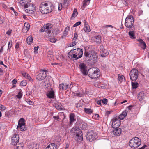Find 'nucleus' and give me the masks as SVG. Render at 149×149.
I'll return each instance as SVG.
<instances>
[{
    "label": "nucleus",
    "mask_w": 149,
    "mask_h": 149,
    "mask_svg": "<svg viewBox=\"0 0 149 149\" xmlns=\"http://www.w3.org/2000/svg\"><path fill=\"white\" fill-rule=\"evenodd\" d=\"M52 5L50 3H42L40 6L39 10L42 13L44 14H47L51 12L53 10V7L52 6Z\"/></svg>",
    "instance_id": "1"
},
{
    "label": "nucleus",
    "mask_w": 149,
    "mask_h": 149,
    "mask_svg": "<svg viewBox=\"0 0 149 149\" xmlns=\"http://www.w3.org/2000/svg\"><path fill=\"white\" fill-rule=\"evenodd\" d=\"M84 55L88 61H93L94 62L97 60L98 58L96 52L94 50H91L89 52L85 51Z\"/></svg>",
    "instance_id": "2"
},
{
    "label": "nucleus",
    "mask_w": 149,
    "mask_h": 149,
    "mask_svg": "<svg viewBox=\"0 0 149 149\" xmlns=\"http://www.w3.org/2000/svg\"><path fill=\"white\" fill-rule=\"evenodd\" d=\"M70 132L76 135L75 138L77 142H80L83 140L82 131L79 127H74L71 130Z\"/></svg>",
    "instance_id": "3"
},
{
    "label": "nucleus",
    "mask_w": 149,
    "mask_h": 149,
    "mask_svg": "<svg viewBox=\"0 0 149 149\" xmlns=\"http://www.w3.org/2000/svg\"><path fill=\"white\" fill-rule=\"evenodd\" d=\"M88 74L90 77L91 79H95L100 76V71L98 68H93L88 70Z\"/></svg>",
    "instance_id": "4"
},
{
    "label": "nucleus",
    "mask_w": 149,
    "mask_h": 149,
    "mask_svg": "<svg viewBox=\"0 0 149 149\" xmlns=\"http://www.w3.org/2000/svg\"><path fill=\"white\" fill-rule=\"evenodd\" d=\"M129 143L130 146L133 148L139 147L141 144L140 139L137 137L132 138L130 140Z\"/></svg>",
    "instance_id": "5"
},
{
    "label": "nucleus",
    "mask_w": 149,
    "mask_h": 149,
    "mask_svg": "<svg viewBox=\"0 0 149 149\" xmlns=\"http://www.w3.org/2000/svg\"><path fill=\"white\" fill-rule=\"evenodd\" d=\"M134 20L133 16L130 15L126 17L125 20V25L128 28H132L134 27Z\"/></svg>",
    "instance_id": "6"
},
{
    "label": "nucleus",
    "mask_w": 149,
    "mask_h": 149,
    "mask_svg": "<svg viewBox=\"0 0 149 149\" xmlns=\"http://www.w3.org/2000/svg\"><path fill=\"white\" fill-rule=\"evenodd\" d=\"M129 75L131 80L135 81L138 77V71L137 69H133L130 71Z\"/></svg>",
    "instance_id": "7"
},
{
    "label": "nucleus",
    "mask_w": 149,
    "mask_h": 149,
    "mask_svg": "<svg viewBox=\"0 0 149 149\" xmlns=\"http://www.w3.org/2000/svg\"><path fill=\"white\" fill-rule=\"evenodd\" d=\"M48 71L46 70H41L39 72V74L36 76L37 80L41 81L45 79L46 77V74Z\"/></svg>",
    "instance_id": "8"
},
{
    "label": "nucleus",
    "mask_w": 149,
    "mask_h": 149,
    "mask_svg": "<svg viewBox=\"0 0 149 149\" xmlns=\"http://www.w3.org/2000/svg\"><path fill=\"white\" fill-rule=\"evenodd\" d=\"M24 7L26 8L25 11L29 14H33L36 11L35 6L32 4L29 3Z\"/></svg>",
    "instance_id": "9"
},
{
    "label": "nucleus",
    "mask_w": 149,
    "mask_h": 149,
    "mask_svg": "<svg viewBox=\"0 0 149 149\" xmlns=\"http://www.w3.org/2000/svg\"><path fill=\"white\" fill-rule=\"evenodd\" d=\"M24 119L21 118L18 122V125L17 127V129L21 131H25L26 130L25 126V123Z\"/></svg>",
    "instance_id": "10"
},
{
    "label": "nucleus",
    "mask_w": 149,
    "mask_h": 149,
    "mask_svg": "<svg viewBox=\"0 0 149 149\" xmlns=\"http://www.w3.org/2000/svg\"><path fill=\"white\" fill-rule=\"evenodd\" d=\"M96 136V134L93 130L88 132L86 135L87 140L91 142L95 140Z\"/></svg>",
    "instance_id": "11"
},
{
    "label": "nucleus",
    "mask_w": 149,
    "mask_h": 149,
    "mask_svg": "<svg viewBox=\"0 0 149 149\" xmlns=\"http://www.w3.org/2000/svg\"><path fill=\"white\" fill-rule=\"evenodd\" d=\"M19 135L18 134H14L11 137V143L15 145L19 142Z\"/></svg>",
    "instance_id": "12"
},
{
    "label": "nucleus",
    "mask_w": 149,
    "mask_h": 149,
    "mask_svg": "<svg viewBox=\"0 0 149 149\" xmlns=\"http://www.w3.org/2000/svg\"><path fill=\"white\" fill-rule=\"evenodd\" d=\"M120 124V121L118 119L114 118L112 121V126L114 128H118Z\"/></svg>",
    "instance_id": "13"
},
{
    "label": "nucleus",
    "mask_w": 149,
    "mask_h": 149,
    "mask_svg": "<svg viewBox=\"0 0 149 149\" xmlns=\"http://www.w3.org/2000/svg\"><path fill=\"white\" fill-rule=\"evenodd\" d=\"M72 52H73L77 55L79 57V58H81L83 54V50L80 48H77L74 49H72L70 50Z\"/></svg>",
    "instance_id": "14"
},
{
    "label": "nucleus",
    "mask_w": 149,
    "mask_h": 149,
    "mask_svg": "<svg viewBox=\"0 0 149 149\" xmlns=\"http://www.w3.org/2000/svg\"><path fill=\"white\" fill-rule=\"evenodd\" d=\"M80 70L82 72L83 74L84 75H87V66L85 64L83 63H81L79 65Z\"/></svg>",
    "instance_id": "15"
},
{
    "label": "nucleus",
    "mask_w": 149,
    "mask_h": 149,
    "mask_svg": "<svg viewBox=\"0 0 149 149\" xmlns=\"http://www.w3.org/2000/svg\"><path fill=\"white\" fill-rule=\"evenodd\" d=\"M68 56L70 58L73 59V60H77L80 58H79L78 56L75 53L71 51H70L68 54Z\"/></svg>",
    "instance_id": "16"
},
{
    "label": "nucleus",
    "mask_w": 149,
    "mask_h": 149,
    "mask_svg": "<svg viewBox=\"0 0 149 149\" xmlns=\"http://www.w3.org/2000/svg\"><path fill=\"white\" fill-rule=\"evenodd\" d=\"M71 85V84H70V85H69L66 84H59V88L60 90L62 89L65 90L68 88H70Z\"/></svg>",
    "instance_id": "17"
},
{
    "label": "nucleus",
    "mask_w": 149,
    "mask_h": 149,
    "mask_svg": "<svg viewBox=\"0 0 149 149\" xmlns=\"http://www.w3.org/2000/svg\"><path fill=\"white\" fill-rule=\"evenodd\" d=\"M137 40L139 42V46L141 47L144 50L146 47V45L145 43L141 39H138Z\"/></svg>",
    "instance_id": "18"
},
{
    "label": "nucleus",
    "mask_w": 149,
    "mask_h": 149,
    "mask_svg": "<svg viewBox=\"0 0 149 149\" xmlns=\"http://www.w3.org/2000/svg\"><path fill=\"white\" fill-rule=\"evenodd\" d=\"M47 96L49 98H54V92L53 90L51 89V90L47 93Z\"/></svg>",
    "instance_id": "19"
},
{
    "label": "nucleus",
    "mask_w": 149,
    "mask_h": 149,
    "mask_svg": "<svg viewBox=\"0 0 149 149\" xmlns=\"http://www.w3.org/2000/svg\"><path fill=\"white\" fill-rule=\"evenodd\" d=\"M145 95L143 92H140L138 94V99L140 101H142L144 98Z\"/></svg>",
    "instance_id": "20"
},
{
    "label": "nucleus",
    "mask_w": 149,
    "mask_h": 149,
    "mask_svg": "<svg viewBox=\"0 0 149 149\" xmlns=\"http://www.w3.org/2000/svg\"><path fill=\"white\" fill-rule=\"evenodd\" d=\"M45 28H46V32L47 31V33L50 34L51 32V31L50 29L53 26L52 24L49 23H47L45 25Z\"/></svg>",
    "instance_id": "21"
},
{
    "label": "nucleus",
    "mask_w": 149,
    "mask_h": 149,
    "mask_svg": "<svg viewBox=\"0 0 149 149\" xmlns=\"http://www.w3.org/2000/svg\"><path fill=\"white\" fill-rule=\"evenodd\" d=\"M30 28V25L28 22L24 23V27L22 29V31L24 33L26 32Z\"/></svg>",
    "instance_id": "22"
},
{
    "label": "nucleus",
    "mask_w": 149,
    "mask_h": 149,
    "mask_svg": "<svg viewBox=\"0 0 149 149\" xmlns=\"http://www.w3.org/2000/svg\"><path fill=\"white\" fill-rule=\"evenodd\" d=\"M46 149H57V146L54 143H52L48 145Z\"/></svg>",
    "instance_id": "23"
},
{
    "label": "nucleus",
    "mask_w": 149,
    "mask_h": 149,
    "mask_svg": "<svg viewBox=\"0 0 149 149\" xmlns=\"http://www.w3.org/2000/svg\"><path fill=\"white\" fill-rule=\"evenodd\" d=\"M19 1L20 4L24 7L29 4L30 2V0H19Z\"/></svg>",
    "instance_id": "24"
},
{
    "label": "nucleus",
    "mask_w": 149,
    "mask_h": 149,
    "mask_svg": "<svg viewBox=\"0 0 149 149\" xmlns=\"http://www.w3.org/2000/svg\"><path fill=\"white\" fill-rule=\"evenodd\" d=\"M90 1L91 0H84L83 2V5L81 7L82 10H84L85 7L89 4Z\"/></svg>",
    "instance_id": "25"
},
{
    "label": "nucleus",
    "mask_w": 149,
    "mask_h": 149,
    "mask_svg": "<svg viewBox=\"0 0 149 149\" xmlns=\"http://www.w3.org/2000/svg\"><path fill=\"white\" fill-rule=\"evenodd\" d=\"M127 113V111L125 110L121 114L118 116V118L121 120L123 119L126 116Z\"/></svg>",
    "instance_id": "26"
},
{
    "label": "nucleus",
    "mask_w": 149,
    "mask_h": 149,
    "mask_svg": "<svg viewBox=\"0 0 149 149\" xmlns=\"http://www.w3.org/2000/svg\"><path fill=\"white\" fill-rule=\"evenodd\" d=\"M113 130L114 134L116 136H119L121 133V130L120 128H116Z\"/></svg>",
    "instance_id": "27"
},
{
    "label": "nucleus",
    "mask_w": 149,
    "mask_h": 149,
    "mask_svg": "<svg viewBox=\"0 0 149 149\" xmlns=\"http://www.w3.org/2000/svg\"><path fill=\"white\" fill-rule=\"evenodd\" d=\"M128 34L130 38L132 39H135L136 38V36L135 35V32L133 31H129Z\"/></svg>",
    "instance_id": "28"
},
{
    "label": "nucleus",
    "mask_w": 149,
    "mask_h": 149,
    "mask_svg": "<svg viewBox=\"0 0 149 149\" xmlns=\"http://www.w3.org/2000/svg\"><path fill=\"white\" fill-rule=\"evenodd\" d=\"M70 119V123L71 124L72 123L76 121L75 118V115L74 113H71L69 116Z\"/></svg>",
    "instance_id": "29"
},
{
    "label": "nucleus",
    "mask_w": 149,
    "mask_h": 149,
    "mask_svg": "<svg viewBox=\"0 0 149 149\" xmlns=\"http://www.w3.org/2000/svg\"><path fill=\"white\" fill-rule=\"evenodd\" d=\"M27 43L28 44H30L33 42L32 37L30 35L26 39Z\"/></svg>",
    "instance_id": "30"
},
{
    "label": "nucleus",
    "mask_w": 149,
    "mask_h": 149,
    "mask_svg": "<svg viewBox=\"0 0 149 149\" xmlns=\"http://www.w3.org/2000/svg\"><path fill=\"white\" fill-rule=\"evenodd\" d=\"M100 53L102 57H105L109 54L108 52L105 49L101 52Z\"/></svg>",
    "instance_id": "31"
},
{
    "label": "nucleus",
    "mask_w": 149,
    "mask_h": 149,
    "mask_svg": "<svg viewBox=\"0 0 149 149\" xmlns=\"http://www.w3.org/2000/svg\"><path fill=\"white\" fill-rule=\"evenodd\" d=\"M84 111L85 112L88 114H91L93 112V111L91 109L87 108H84Z\"/></svg>",
    "instance_id": "32"
},
{
    "label": "nucleus",
    "mask_w": 149,
    "mask_h": 149,
    "mask_svg": "<svg viewBox=\"0 0 149 149\" xmlns=\"http://www.w3.org/2000/svg\"><path fill=\"white\" fill-rule=\"evenodd\" d=\"M118 76L119 81L120 83H121L124 79L125 77L123 75L121 76L120 74H118Z\"/></svg>",
    "instance_id": "33"
},
{
    "label": "nucleus",
    "mask_w": 149,
    "mask_h": 149,
    "mask_svg": "<svg viewBox=\"0 0 149 149\" xmlns=\"http://www.w3.org/2000/svg\"><path fill=\"white\" fill-rule=\"evenodd\" d=\"M84 30L85 32H88L91 31L90 27L88 24L86 25L85 26H84Z\"/></svg>",
    "instance_id": "34"
},
{
    "label": "nucleus",
    "mask_w": 149,
    "mask_h": 149,
    "mask_svg": "<svg viewBox=\"0 0 149 149\" xmlns=\"http://www.w3.org/2000/svg\"><path fill=\"white\" fill-rule=\"evenodd\" d=\"M139 84L136 82H132V86L133 89H136L138 87Z\"/></svg>",
    "instance_id": "35"
},
{
    "label": "nucleus",
    "mask_w": 149,
    "mask_h": 149,
    "mask_svg": "<svg viewBox=\"0 0 149 149\" xmlns=\"http://www.w3.org/2000/svg\"><path fill=\"white\" fill-rule=\"evenodd\" d=\"M101 37L100 36L98 35L95 37V42L97 43H100L101 42Z\"/></svg>",
    "instance_id": "36"
},
{
    "label": "nucleus",
    "mask_w": 149,
    "mask_h": 149,
    "mask_svg": "<svg viewBox=\"0 0 149 149\" xmlns=\"http://www.w3.org/2000/svg\"><path fill=\"white\" fill-rule=\"evenodd\" d=\"M24 146L23 143H20L14 149H23Z\"/></svg>",
    "instance_id": "37"
},
{
    "label": "nucleus",
    "mask_w": 149,
    "mask_h": 149,
    "mask_svg": "<svg viewBox=\"0 0 149 149\" xmlns=\"http://www.w3.org/2000/svg\"><path fill=\"white\" fill-rule=\"evenodd\" d=\"M80 125L83 130L85 129L87 127V124L84 122H81L80 123Z\"/></svg>",
    "instance_id": "38"
},
{
    "label": "nucleus",
    "mask_w": 149,
    "mask_h": 149,
    "mask_svg": "<svg viewBox=\"0 0 149 149\" xmlns=\"http://www.w3.org/2000/svg\"><path fill=\"white\" fill-rule=\"evenodd\" d=\"M54 106L55 108L58 109H62L63 107L61 104H55Z\"/></svg>",
    "instance_id": "39"
},
{
    "label": "nucleus",
    "mask_w": 149,
    "mask_h": 149,
    "mask_svg": "<svg viewBox=\"0 0 149 149\" xmlns=\"http://www.w3.org/2000/svg\"><path fill=\"white\" fill-rule=\"evenodd\" d=\"M61 140V137L60 135L57 136L55 139L56 142H59Z\"/></svg>",
    "instance_id": "40"
},
{
    "label": "nucleus",
    "mask_w": 149,
    "mask_h": 149,
    "mask_svg": "<svg viewBox=\"0 0 149 149\" xmlns=\"http://www.w3.org/2000/svg\"><path fill=\"white\" fill-rule=\"evenodd\" d=\"M47 57L50 60L52 59V53L50 51H48L47 53Z\"/></svg>",
    "instance_id": "41"
},
{
    "label": "nucleus",
    "mask_w": 149,
    "mask_h": 149,
    "mask_svg": "<svg viewBox=\"0 0 149 149\" xmlns=\"http://www.w3.org/2000/svg\"><path fill=\"white\" fill-rule=\"evenodd\" d=\"M26 84L27 82L26 80H23L21 82L20 85L21 86H24L26 85Z\"/></svg>",
    "instance_id": "42"
},
{
    "label": "nucleus",
    "mask_w": 149,
    "mask_h": 149,
    "mask_svg": "<svg viewBox=\"0 0 149 149\" xmlns=\"http://www.w3.org/2000/svg\"><path fill=\"white\" fill-rule=\"evenodd\" d=\"M77 14L78 13L77 9H74L73 11V13L72 15V17H75L77 15Z\"/></svg>",
    "instance_id": "43"
},
{
    "label": "nucleus",
    "mask_w": 149,
    "mask_h": 149,
    "mask_svg": "<svg viewBox=\"0 0 149 149\" xmlns=\"http://www.w3.org/2000/svg\"><path fill=\"white\" fill-rule=\"evenodd\" d=\"M22 92L20 91L18 92V94L16 95V96L18 98L20 99L22 97Z\"/></svg>",
    "instance_id": "44"
},
{
    "label": "nucleus",
    "mask_w": 149,
    "mask_h": 149,
    "mask_svg": "<svg viewBox=\"0 0 149 149\" xmlns=\"http://www.w3.org/2000/svg\"><path fill=\"white\" fill-rule=\"evenodd\" d=\"M11 113L9 111H6L5 113V116L8 117L9 118L11 116Z\"/></svg>",
    "instance_id": "45"
},
{
    "label": "nucleus",
    "mask_w": 149,
    "mask_h": 149,
    "mask_svg": "<svg viewBox=\"0 0 149 149\" xmlns=\"http://www.w3.org/2000/svg\"><path fill=\"white\" fill-rule=\"evenodd\" d=\"M26 101L30 105H33L34 103L33 102L31 101L30 100L26 99Z\"/></svg>",
    "instance_id": "46"
},
{
    "label": "nucleus",
    "mask_w": 149,
    "mask_h": 149,
    "mask_svg": "<svg viewBox=\"0 0 149 149\" xmlns=\"http://www.w3.org/2000/svg\"><path fill=\"white\" fill-rule=\"evenodd\" d=\"M49 41L55 43L57 40V39L54 38H50L49 39Z\"/></svg>",
    "instance_id": "47"
},
{
    "label": "nucleus",
    "mask_w": 149,
    "mask_h": 149,
    "mask_svg": "<svg viewBox=\"0 0 149 149\" xmlns=\"http://www.w3.org/2000/svg\"><path fill=\"white\" fill-rule=\"evenodd\" d=\"M81 22L80 21H79L77 22L73 26V27H77L78 25H80L81 24Z\"/></svg>",
    "instance_id": "48"
},
{
    "label": "nucleus",
    "mask_w": 149,
    "mask_h": 149,
    "mask_svg": "<svg viewBox=\"0 0 149 149\" xmlns=\"http://www.w3.org/2000/svg\"><path fill=\"white\" fill-rule=\"evenodd\" d=\"M70 0H63V3L64 4H66L67 5L69 3L70 1Z\"/></svg>",
    "instance_id": "49"
},
{
    "label": "nucleus",
    "mask_w": 149,
    "mask_h": 149,
    "mask_svg": "<svg viewBox=\"0 0 149 149\" xmlns=\"http://www.w3.org/2000/svg\"><path fill=\"white\" fill-rule=\"evenodd\" d=\"M102 102L104 104H106L107 103L108 100L106 98L103 99L102 100Z\"/></svg>",
    "instance_id": "50"
},
{
    "label": "nucleus",
    "mask_w": 149,
    "mask_h": 149,
    "mask_svg": "<svg viewBox=\"0 0 149 149\" xmlns=\"http://www.w3.org/2000/svg\"><path fill=\"white\" fill-rule=\"evenodd\" d=\"M78 37L77 34V33H75L74 34V36L73 38V40H75Z\"/></svg>",
    "instance_id": "51"
},
{
    "label": "nucleus",
    "mask_w": 149,
    "mask_h": 149,
    "mask_svg": "<svg viewBox=\"0 0 149 149\" xmlns=\"http://www.w3.org/2000/svg\"><path fill=\"white\" fill-rule=\"evenodd\" d=\"M6 108L3 105L0 104V110H4Z\"/></svg>",
    "instance_id": "52"
},
{
    "label": "nucleus",
    "mask_w": 149,
    "mask_h": 149,
    "mask_svg": "<svg viewBox=\"0 0 149 149\" xmlns=\"http://www.w3.org/2000/svg\"><path fill=\"white\" fill-rule=\"evenodd\" d=\"M12 41L10 40L9 41L8 44V49H10L11 48V47L12 46Z\"/></svg>",
    "instance_id": "53"
},
{
    "label": "nucleus",
    "mask_w": 149,
    "mask_h": 149,
    "mask_svg": "<svg viewBox=\"0 0 149 149\" xmlns=\"http://www.w3.org/2000/svg\"><path fill=\"white\" fill-rule=\"evenodd\" d=\"M28 77H27L26 79H28L31 83L33 82V79L31 78L30 76L29 75V76Z\"/></svg>",
    "instance_id": "54"
},
{
    "label": "nucleus",
    "mask_w": 149,
    "mask_h": 149,
    "mask_svg": "<svg viewBox=\"0 0 149 149\" xmlns=\"http://www.w3.org/2000/svg\"><path fill=\"white\" fill-rule=\"evenodd\" d=\"M76 95L77 96L82 97L83 96V94L80 93H75Z\"/></svg>",
    "instance_id": "55"
},
{
    "label": "nucleus",
    "mask_w": 149,
    "mask_h": 149,
    "mask_svg": "<svg viewBox=\"0 0 149 149\" xmlns=\"http://www.w3.org/2000/svg\"><path fill=\"white\" fill-rule=\"evenodd\" d=\"M39 46L37 47H35L34 48V52L35 54L37 53V50L39 48Z\"/></svg>",
    "instance_id": "56"
},
{
    "label": "nucleus",
    "mask_w": 149,
    "mask_h": 149,
    "mask_svg": "<svg viewBox=\"0 0 149 149\" xmlns=\"http://www.w3.org/2000/svg\"><path fill=\"white\" fill-rule=\"evenodd\" d=\"M22 75L25 78H26L27 77H28L29 74L25 72H23L22 73Z\"/></svg>",
    "instance_id": "57"
},
{
    "label": "nucleus",
    "mask_w": 149,
    "mask_h": 149,
    "mask_svg": "<svg viewBox=\"0 0 149 149\" xmlns=\"http://www.w3.org/2000/svg\"><path fill=\"white\" fill-rule=\"evenodd\" d=\"M46 28H45V25L43 26L42 28L41 31V32H46Z\"/></svg>",
    "instance_id": "58"
},
{
    "label": "nucleus",
    "mask_w": 149,
    "mask_h": 149,
    "mask_svg": "<svg viewBox=\"0 0 149 149\" xmlns=\"http://www.w3.org/2000/svg\"><path fill=\"white\" fill-rule=\"evenodd\" d=\"M76 44V42L74 41L71 44H70V47H72L73 46L75 45Z\"/></svg>",
    "instance_id": "59"
},
{
    "label": "nucleus",
    "mask_w": 149,
    "mask_h": 149,
    "mask_svg": "<svg viewBox=\"0 0 149 149\" xmlns=\"http://www.w3.org/2000/svg\"><path fill=\"white\" fill-rule=\"evenodd\" d=\"M53 118H54V120H56L57 121L59 120V117L58 116H53Z\"/></svg>",
    "instance_id": "60"
},
{
    "label": "nucleus",
    "mask_w": 149,
    "mask_h": 149,
    "mask_svg": "<svg viewBox=\"0 0 149 149\" xmlns=\"http://www.w3.org/2000/svg\"><path fill=\"white\" fill-rule=\"evenodd\" d=\"M104 47L103 46V45H101L100 47V52H101L102 51H103L104 50Z\"/></svg>",
    "instance_id": "61"
},
{
    "label": "nucleus",
    "mask_w": 149,
    "mask_h": 149,
    "mask_svg": "<svg viewBox=\"0 0 149 149\" xmlns=\"http://www.w3.org/2000/svg\"><path fill=\"white\" fill-rule=\"evenodd\" d=\"M58 10L59 11H60L62 9V5L61 3V4L60 5L59 3H58Z\"/></svg>",
    "instance_id": "62"
},
{
    "label": "nucleus",
    "mask_w": 149,
    "mask_h": 149,
    "mask_svg": "<svg viewBox=\"0 0 149 149\" xmlns=\"http://www.w3.org/2000/svg\"><path fill=\"white\" fill-rule=\"evenodd\" d=\"M70 29V27L69 26H67V27H66L65 28L64 30L66 31L67 32H68L69 31Z\"/></svg>",
    "instance_id": "63"
},
{
    "label": "nucleus",
    "mask_w": 149,
    "mask_h": 149,
    "mask_svg": "<svg viewBox=\"0 0 149 149\" xmlns=\"http://www.w3.org/2000/svg\"><path fill=\"white\" fill-rule=\"evenodd\" d=\"M59 30L58 29H56L55 30V31H56V32L55 33L56 34H57L59 33Z\"/></svg>",
    "instance_id": "64"
}]
</instances>
